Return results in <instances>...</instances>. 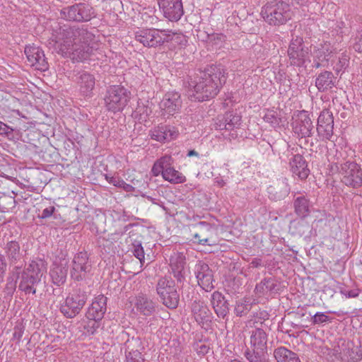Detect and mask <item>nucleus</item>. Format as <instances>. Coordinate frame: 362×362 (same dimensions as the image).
I'll use <instances>...</instances> for the list:
<instances>
[{
	"label": "nucleus",
	"instance_id": "f257e3e1",
	"mask_svg": "<svg viewBox=\"0 0 362 362\" xmlns=\"http://www.w3.org/2000/svg\"><path fill=\"white\" fill-rule=\"evenodd\" d=\"M227 72L221 65L211 64L204 71H193L184 80L185 94L194 100L204 101L218 95L226 81Z\"/></svg>",
	"mask_w": 362,
	"mask_h": 362
},
{
	"label": "nucleus",
	"instance_id": "f03ea898",
	"mask_svg": "<svg viewBox=\"0 0 362 362\" xmlns=\"http://www.w3.org/2000/svg\"><path fill=\"white\" fill-rule=\"evenodd\" d=\"M93 35L86 28L68 25L54 29L49 45L62 54H74L80 60L86 59L90 49L88 42Z\"/></svg>",
	"mask_w": 362,
	"mask_h": 362
},
{
	"label": "nucleus",
	"instance_id": "7ed1b4c3",
	"mask_svg": "<svg viewBox=\"0 0 362 362\" xmlns=\"http://www.w3.org/2000/svg\"><path fill=\"white\" fill-rule=\"evenodd\" d=\"M47 272V263L42 259L32 260L25 268L14 267L12 275L19 281L18 288L25 294H35L36 286Z\"/></svg>",
	"mask_w": 362,
	"mask_h": 362
},
{
	"label": "nucleus",
	"instance_id": "20e7f679",
	"mask_svg": "<svg viewBox=\"0 0 362 362\" xmlns=\"http://www.w3.org/2000/svg\"><path fill=\"white\" fill-rule=\"evenodd\" d=\"M131 98V93L123 86L114 85L107 88L104 104L107 110L114 113L122 111Z\"/></svg>",
	"mask_w": 362,
	"mask_h": 362
},
{
	"label": "nucleus",
	"instance_id": "39448f33",
	"mask_svg": "<svg viewBox=\"0 0 362 362\" xmlns=\"http://www.w3.org/2000/svg\"><path fill=\"white\" fill-rule=\"evenodd\" d=\"M261 13L267 22L274 25L284 24L292 16L290 6L282 1L267 5Z\"/></svg>",
	"mask_w": 362,
	"mask_h": 362
},
{
	"label": "nucleus",
	"instance_id": "423d86ee",
	"mask_svg": "<svg viewBox=\"0 0 362 362\" xmlns=\"http://www.w3.org/2000/svg\"><path fill=\"white\" fill-rule=\"evenodd\" d=\"M87 299L88 296L84 291L81 288L75 289L61 305L60 311L68 318L74 317L81 312Z\"/></svg>",
	"mask_w": 362,
	"mask_h": 362
},
{
	"label": "nucleus",
	"instance_id": "0eeeda50",
	"mask_svg": "<svg viewBox=\"0 0 362 362\" xmlns=\"http://www.w3.org/2000/svg\"><path fill=\"white\" fill-rule=\"evenodd\" d=\"M287 52L291 65L302 66L307 61H310L311 50L305 45L302 37L292 38Z\"/></svg>",
	"mask_w": 362,
	"mask_h": 362
},
{
	"label": "nucleus",
	"instance_id": "6e6552de",
	"mask_svg": "<svg viewBox=\"0 0 362 362\" xmlns=\"http://www.w3.org/2000/svg\"><path fill=\"white\" fill-rule=\"evenodd\" d=\"M175 282L166 277L158 280L156 285V291L163 303L169 308L177 307L180 296L175 288Z\"/></svg>",
	"mask_w": 362,
	"mask_h": 362
},
{
	"label": "nucleus",
	"instance_id": "1a4fd4ad",
	"mask_svg": "<svg viewBox=\"0 0 362 362\" xmlns=\"http://www.w3.org/2000/svg\"><path fill=\"white\" fill-rule=\"evenodd\" d=\"M60 16L70 21H88L94 16V11L90 5L78 3L63 8L60 11Z\"/></svg>",
	"mask_w": 362,
	"mask_h": 362
},
{
	"label": "nucleus",
	"instance_id": "9d476101",
	"mask_svg": "<svg viewBox=\"0 0 362 362\" xmlns=\"http://www.w3.org/2000/svg\"><path fill=\"white\" fill-rule=\"evenodd\" d=\"M189 230L191 233L187 237V240H192L202 245H211V239L216 233V227L214 225L200 221L192 226V228H185V233Z\"/></svg>",
	"mask_w": 362,
	"mask_h": 362
},
{
	"label": "nucleus",
	"instance_id": "9b49d317",
	"mask_svg": "<svg viewBox=\"0 0 362 362\" xmlns=\"http://www.w3.org/2000/svg\"><path fill=\"white\" fill-rule=\"evenodd\" d=\"M92 268L89 257L86 252L76 253L72 260L70 276L76 281H81L86 279Z\"/></svg>",
	"mask_w": 362,
	"mask_h": 362
},
{
	"label": "nucleus",
	"instance_id": "f8f14e48",
	"mask_svg": "<svg viewBox=\"0 0 362 362\" xmlns=\"http://www.w3.org/2000/svg\"><path fill=\"white\" fill-rule=\"evenodd\" d=\"M24 52L31 66L40 71H45L48 69V63L44 52L40 47L35 45L26 46Z\"/></svg>",
	"mask_w": 362,
	"mask_h": 362
},
{
	"label": "nucleus",
	"instance_id": "ddd939ff",
	"mask_svg": "<svg viewBox=\"0 0 362 362\" xmlns=\"http://www.w3.org/2000/svg\"><path fill=\"white\" fill-rule=\"evenodd\" d=\"M135 38L146 47H156L168 41V37H163L157 30L144 29L135 33Z\"/></svg>",
	"mask_w": 362,
	"mask_h": 362
},
{
	"label": "nucleus",
	"instance_id": "4468645a",
	"mask_svg": "<svg viewBox=\"0 0 362 362\" xmlns=\"http://www.w3.org/2000/svg\"><path fill=\"white\" fill-rule=\"evenodd\" d=\"M124 362H146L141 350L143 349L142 342L139 337H132L125 343Z\"/></svg>",
	"mask_w": 362,
	"mask_h": 362
},
{
	"label": "nucleus",
	"instance_id": "2eb2a0df",
	"mask_svg": "<svg viewBox=\"0 0 362 362\" xmlns=\"http://www.w3.org/2000/svg\"><path fill=\"white\" fill-rule=\"evenodd\" d=\"M196 277L199 285L206 291H210L214 288V276L212 270L208 264L199 262L196 265Z\"/></svg>",
	"mask_w": 362,
	"mask_h": 362
},
{
	"label": "nucleus",
	"instance_id": "dca6fc26",
	"mask_svg": "<svg viewBox=\"0 0 362 362\" xmlns=\"http://www.w3.org/2000/svg\"><path fill=\"white\" fill-rule=\"evenodd\" d=\"M334 118L328 110H322L317 119V131L326 139H330L333 135Z\"/></svg>",
	"mask_w": 362,
	"mask_h": 362
},
{
	"label": "nucleus",
	"instance_id": "f3484780",
	"mask_svg": "<svg viewBox=\"0 0 362 362\" xmlns=\"http://www.w3.org/2000/svg\"><path fill=\"white\" fill-rule=\"evenodd\" d=\"M292 125L294 132L301 137L310 136L314 127L309 115L305 111L298 113Z\"/></svg>",
	"mask_w": 362,
	"mask_h": 362
},
{
	"label": "nucleus",
	"instance_id": "a211bd4d",
	"mask_svg": "<svg viewBox=\"0 0 362 362\" xmlns=\"http://www.w3.org/2000/svg\"><path fill=\"white\" fill-rule=\"evenodd\" d=\"M76 83L81 95L84 98H90L93 96L95 85V78L94 75L87 71L80 72L76 78Z\"/></svg>",
	"mask_w": 362,
	"mask_h": 362
},
{
	"label": "nucleus",
	"instance_id": "6ab92c4d",
	"mask_svg": "<svg viewBox=\"0 0 362 362\" xmlns=\"http://www.w3.org/2000/svg\"><path fill=\"white\" fill-rule=\"evenodd\" d=\"M250 345L252 353L264 354L267 349V334L261 328H255L250 332Z\"/></svg>",
	"mask_w": 362,
	"mask_h": 362
},
{
	"label": "nucleus",
	"instance_id": "aec40b11",
	"mask_svg": "<svg viewBox=\"0 0 362 362\" xmlns=\"http://www.w3.org/2000/svg\"><path fill=\"white\" fill-rule=\"evenodd\" d=\"M107 297L103 295H99L95 297L88 308L86 313L87 319L101 320L107 310Z\"/></svg>",
	"mask_w": 362,
	"mask_h": 362
},
{
	"label": "nucleus",
	"instance_id": "412c9836",
	"mask_svg": "<svg viewBox=\"0 0 362 362\" xmlns=\"http://www.w3.org/2000/svg\"><path fill=\"white\" fill-rule=\"evenodd\" d=\"M290 166L294 178L305 180L310 173L305 160L300 154L293 156L290 160Z\"/></svg>",
	"mask_w": 362,
	"mask_h": 362
},
{
	"label": "nucleus",
	"instance_id": "4be33fe9",
	"mask_svg": "<svg viewBox=\"0 0 362 362\" xmlns=\"http://www.w3.org/2000/svg\"><path fill=\"white\" fill-rule=\"evenodd\" d=\"M68 273L67 262L64 259L54 262L50 270L52 282L57 286L63 285L66 280Z\"/></svg>",
	"mask_w": 362,
	"mask_h": 362
},
{
	"label": "nucleus",
	"instance_id": "5701e85b",
	"mask_svg": "<svg viewBox=\"0 0 362 362\" xmlns=\"http://www.w3.org/2000/svg\"><path fill=\"white\" fill-rule=\"evenodd\" d=\"M340 173L349 181H362V170L355 162L341 163Z\"/></svg>",
	"mask_w": 362,
	"mask_h": 362
},
{
	"label": "nucleus",
	"instance_id": "b1692460",
	"mask_svg": "<svg viewBox=\"0 0 362 362\" xmlns=\"http://www.w3.org/2000/svg\"><path fill=\"white\" fill-rule=\"evenodd\" d=\"M332 53L330 43L325 42L320 44L319 47L314 49V57L317 59L315 63L314 66L319 68L320 66H325L329 58V55Z\"/></svg>",
	"mask_w": 362,
	"mask_h": 362
},
{
	"label": "nucleus",
	"instance_id": "393cba45",
	"mask_svg": "<svg viewBox=\"0 0 362 362\" xmlns=\"http://www.w3.org/2000/svg\"><path fill=\"white\" fill-rule=\"evenodd\" d=\"M211 304L218 317H224L228 313V304L225 297L218 291H215L211 296Z\"/></svg>",
	"mask_w": 362,
	"mask_h": 362
},
{
	"label": "nucleus",
	"instance_id": "a878e982",
	"mask_svg": "<svg viewBox=\"0 0 362 362\" xmlns=\"http://www.w3.org/2000/svg\"><path fill=\"white\" fill-rule=\"evenodd\" d=\"M315 86L320 91H326L335 86V77L331 71L320 74L315 80Z\"/></svg>",
	"mask_w": 362,
	"mask_h": 362
},
{
	"label": "nucleus",
	"instance_id": "bb28decb",
	"mask_svg": "<svg viewBox=\"0 0 362 362\" xmlns=\"http://www.w3.org/2000/svg\"><path fill=\"white\" fill-rule=\"evenodd\" d=\"M135 308L144 315H151L155 311V303L146 296L141 294L136 297Z\"/></svg>",
	"mask_w": 362,
	"mask_h": 362
},
{
	"label": "nucleus",
	"instance_id": "cd10ccee",
	"mask_svg": "<svg viewBox=\"0 0 362 362\" xmlns=\"http://www.w3.org/2000/svg\"><path fill=\"white\" fill-rule=\"evenodd\" d=\"M274 356L277 362H300L298 355L285 347L275 349Z\"/></svg>",
	"mask_w": 362,
	"mask_h": 362
},
{
	"label": "nucleus",
	"instance_id": "c85d7f7f",
	"mask_svg": "<svg viewBox=\"0 0 362 362\" xmlns=\"http://www.w3.org/2000/svg\"><path fill=\"white\" fill-rule=\"evenodd\" d=\"M6 257L11 263H16L22 257L20 245L16 241H10L6 243L4 247Z\"/></svg>",
	"mask_w": 362,
	"mask_h": 362
},
{
	"label": "nucleus",
	"instance_id": "c756f323",
	"mask_svg": "<svg viewBox=\"0 0 362 362\" xmlns=\"http://www.w3.org/2000/svg\"><path fill=\"white\" fill-rule=\"evenodd\" d=\"M192 313L196 321L199 323H203L209 320L210 310L203 303L194 302L192 305Z\"/></svg>",
	"mask_w": 362,
	"mask_h": 362
},
{
	"label": "nucleus",
	"instance_id": "7c9ffc66",
	"mask_svg": "<svg viewBox=\"0 0 362 362\" xmlns=\"http://www.w3.org/2000/svg\"><path fill=\"white\" fill-rule=\"evenodd\" d=\"M168 4L165 13L170 21H179L181 18V0H170Z\"/></svg>",
	"mask_w": 362,
	"mask_h": 362
},
{
	"label": "nucleus",
	"instance_id": "2f4dec72",
	"mask_svg": "<svg viewBox=\"0 0 362 362\" xmlns=\"http://www.w3.org/2000/svg\"><path fill=\"white\" fill-rule=\"evenodd\" d=\"M293 206L296 214L302 217L305 218L308 216L310 213V204L309 200L305 197H298L293 202Z\"/></svg>",
	"mask_w": 362,
	"mask_h": 362
},
{
	"label": "nucleus",
	"instance_id": "473e14b6",
	"mask_svg": "<svg viewBox=\"0 0 362 362\" xmlns=\"http://www.w3.org/2000/svg\"><path fill=\"white\" fill-rule=\"evenodd\" d=\"M169 272L177 280L181 281V254L180 252L174 253L170 258Z\"/></svg>",
	"mask_w": 362,
	"mask_h": 362
},
{
	"label": "nucleus",
	"instance_id": "72a5a7b5",
	"mask_svg": "<svg viewBox=\"0 0 362 362\" xmlns=\"http://www.w3.org/2000/svg\"><path fill=\"white\" fill-rule=\"evenodd\" d=\"M283 187L279 186H269L268 193L272 199L279 200L284 198L289 192V188L286 183H283Z\"/></svg>",
	"mask_w": 362,
	"mask_h": 362
},
{
	"label": "nucleus",
	"instance_id": "f704fd0d",
	"mask_svg": "<svg viewBox=\"0 0 362 362\" xmlns=\"http://www.w3.org/2000/svg\"><path fill=\"white\" fill-rule=\"evenodd\" d=\"M180 95L177 93L173 94L172 98H165L163 101V107L164 110L170 115H173L180 106L178 100Z\"/></svg>",
	"mask_w": 362,
	"mask_h": 362
},
{
	"label": "nucleus",
	"instance_id": "c9c22d12",
	"mask_svg": "<svg viewBox=\"0 0 362 362\" xmlns=\"http://www.w3.org/2000/svg\"><path fill=\"white\" fill-rule=\"evenodd\" d=\"M276 284L274 279H265L262 280L260 283L257 284L255 287V291L259 295H264L268 291H272L275 290Z\"/></svg>",
	"mask_w": 362,
	"mask_h": 362
},
{
	"label": "nucleus",
	"instance_id": "e433bc0d",
	"mask_svg": "<svg viewBox=\"0 0 362 362\" xmlns=\"http://www.w3.org/2000/svg\"><path fill=\"white\" fill-rule=\"evenodd\" d=\"M60 207L57 206L55 207L53 205H49L42 209L41 213L38 214L37 217L40 219H47L50 217H53L54 219H62L59 209Z\"/></svg>",
	"mask_w": 362,
	"mask_h": 362
},
{
	"label": "nucleus",
	"instance_id": "4c0bfd02",
	"mask_svg": "<svg viewBox=\"0 0 362 362\" xmlns=\"http://www.w3.org/2000/svg\"><path fill=\"white\" fill-rule=\"evenodd\" d=\"M16 202L13 197L4 196L0 197V210L8 213L16 207Z\"/></svg>",
	"mask_w": 362,
	"mask_h": 362
},
{
	"label": "nucleus",
	"instance_id": "58836bf2",
	"mask_svg": "<svg viewBox=\"0 0 362 362\" xmlns=\"http://www.w3.org/2000/svg\"><path fill=\"white\" fill-rule=\"evenodd\" d=\"M241 117L237 114L228 112L225 115V129H233L240 124Z\"/></svg>",
	"mask_w": 362,
	"mask_h": 362
},
{
	"label": "nucleus",
	"instance_id": "ea45409f",
	"mask_svg": "<svg viewBox=\"0 0 362 362\" xmlns=\"http://www.w3.org/2000/svg\"><path fill=\"white\" fill-rule=\"evenodd\" d=\"M151 139L160 141L164 142L168 140L167 133H166V127H158L154 128L151 132Z\"/></svg>",
	"mask_w": 362,
	"mask_h": 362
},
{
	"label": "nucleus",
	"instance_id": "a19ab883",
	"mask_svg": "<svg viewBox=\"0 0 362 362\" xmlns=\"http://www.w3.org/2000/svg\"><path fill=\"white\" fill-rule=\"evenodd\" d=\"M170 157L164 156L162 157L160 159L157 160L151 170V173L154 176H158L160 173L163 175V172L164 170V168L166 167V163L168 162H170Z\"/></svg>",
	"mask_w": 362,
	"mask_h": 362
},
{
	"label": "nucleus",
	"instance_id": "79ce46f5",
	"mask_svg": "<svg viewBox=\"0 0 362 362\" xmlns=\"http://www.w3.org/2000/svg\"><path fill=\"white\" fill-rule=\"evenodd\" d=\"M162 177L165 181H174L175 178L180 177L179 173L170 166V162L166 163Z\"/></svg>",
	"mask_w": 362,
	"mask_h": 362
},
{
	"label": "nucleus",
	"instance_id": "37998d69",
	"mask_svg": "<svg viewBox=\"0 0 362 362\" xmlns=\"http://www.w3.org/2000/svg\"><path fill=\"white\" fill-rule=\"evenodd\" d=\"M100 320L87 319L83 325V329L89 334H93L100 327Z\"/></svg>",
	"mask_w": 362,
	"mask_h": 362
},
{
	"label": "nucleus",
	"instance_id": "c03bdc74",
	"mask_svg": "<svg viewBox=\"0 0 362 362\" xmlns=\"http://www.w3.org/2000/svg\"><path fill=\"white\" fill-rule=\"evenodd\" d=\"M245 357L250 362H269L264 354L252 353L250 350L245 352Z\"/></svg>",
	"mask_w": 362,
	"mask_h": 362
},
{
	"label": "nucleus",
	"instance_id": "a18cd8bd",
	"mask_svg": "<svg viewBox=\"0 0 362 362\" xmlns=\"http://www.w3.org/2000/svg\"><path fill=\"white\" fill-rule=\"evenodd\" d=\"M335 152L336 153L332 155V150H330L328 155V159L329 160H332L335 164L341 163L343 161L342 153L346 154V148H341L340 150L336 149Z\"/></svg>",
	"mask_w": 362,
	"mask_h": 362
},
{
	"label": "nucleus",
	"instance_id": "49530a36",
	"mask_svg": "<svg viewBox=\"0 0 362 362\" xmlns=\"http://www.w3.org/2000/svg\"><path fill=\"white\" fill-rule=\"evenodd\" d=\"M194 351L199 355H205L210 349L209 345L206 341H199L194 344Z\"/></svg>",
	"mask_w": 362,
	"mask_h": 362
},
{
	"label": "nucleus",
	"instance_id": "de8ad7c7",
	"mask_svg": "<svg viewBox=\"0 0 362 362\" xmlns=\"http://www.w3.org/2000/svg\"><path fill=\"white\" fill-rule=\"evenodd\" d=\"M133 247V254L139 260L141 266H142L145 259L144 248L140 243H134Z\"/></svg>",
	"mask_w": 362,
	"mask_h": 362
},
{
	"label": "nucleus",
	"instance_id": "09e8293b",
	"mask_svg": "<svg viewBox=\"0 0 362 362\" xmlns=\"http://www.w3.org/2000/svg\"><path fill=\"white\" fill-rule=\"evenodd\" d=\"M25 330V327L23 323L19 322L13 328V339L16 340L17 343L20 342Z\"/></svg>",
	"mask_w": 362,
	"mask_h": 362
},
{
	"label": "nucleus",
	"instance_id": "8fccbe9b",
	"mask_svg": "<svg viewBox=\"0 0 362 362\" xmlns=\"http://www.w3.org/2000/svg\"><path fill=\"white\" fill-rule=\"evenodd\" d=\"M330 321V318L325 313H317L312 317V322L314 325H320Z\"/></svg>",
	"mask_w": 362,
	"mask_h": 362
},
{
	"label": "nucleus",
	"instance_id": "3c124183",
	"mask_svg": "<svg viewBox=\"0 0 362 362\" xmlns=\"http://www.w3.org/2000/svg\"><path fill=\"white\" fill-rule=\"evenodd\" d=\"M15 277L12 276L11 279H8V282L6 284L4 292L8 296H12L16 288L17 279H14Z\"/></svg>",
	"mask_w": 362,
	"mask_h": 362
},
{
	"label": "nucleus",
	"instance_id": "603ef678",
	"mask_svg": "<svg viewBox=\"0 0 362 362\" xmlns=\"http://www.w3.org/2000/svg\"><path fill=\"white\" fill-rule=\"evenodd\" d=\"M353 48L358 52H362V30L356 33L354 38Z\"/></svg>",
	"mask_w": 362,
	"mask_h": 362
},
{
	"label": "nucleus",
	"instance_id": "864d4df0",
	"mask_svg": "<svg viewBox=\"0 0 362 362\" xmlns=\"http://www.w3.org/2000/svg\"><path fill=\"white\" fill-rule=\"evenodd\" d=\"M135 112L136 115H139V119L146 120L148 115L151 112V110L147 106L139 105Z\"/></svg>",
	"mask_w": 362,
	"mask_h": 362
},
{
	"label": "nucleus",
	"instance_id": "5fc2aeb1",
	"mask_svg": "<svg viewBox=\"0 0 362 362\" xmlns=\"http://www.w3.org/2000/svg\"><path fill=\"white\" fill-rule=\"evenodd\" d=\"M349 57L346 54L343 53L341 57L339 59V62L336 66V71H339L345 69L349 64Z\"/></svg>",
	"mask_w": 362,
	"mask_h": 362
},
{
	"label": "nucleus",
	"instance_id": "6e6d98bb",
	"mask_svg": "<svg viewBox=\"0 0 362 362\" xmlns=\"http://www.w3.org/2000/svg\"><path fill=\"white\" fill-rule=\"evenodd\" d=\"M340 293L348 298H356L360 293V290L358 288H355L353 290L347 291L346 289L341 288Z\"/></svg>",
	"mask_w": 362,
	"mask_h": 362
},
{
	"label": "nucleus",
	"instance_id": "4d7b16f0",
	"mask_svg": "<svg viewBox=\"0 0 362 362\" xmlns=\"http://www.w3.org/2000/svg\"><path fill=\"white\" fill-rule=\"evenodd\" d=\"M254 51L257 52V59H265L266 56L268 54V51L266 48H263L259 45H256L254 47Z\"/></svg>",
	"mask_w": 362,
	"mask_h": 362
},
{
	"label": "nucleus",
	"instance_id": "13d9d810",
	"mask_svg": "<svg viewBox=\"0 0 362 362\" xmlns=\"http://www.w3.org/2000/svg\"><path fill=\"white\" fill-rule=\"evenodd\" d=\"M166 133L168 136L167 141L173 140L177 137L179 135L178 130L176 129L175 127L170 128L166 127Z\"/></svg>",
	"mask_w": 362,
	"mask_h": 362
},
{
	"label": "nucleus",
	"instance_id": "bf43d9fd",
	"mask_svg": "<svg viewBox=\"0 0 362 362\" xmlns=\"http://www.w3.org/2000/svg\"><path fill=\"white\" fill-rule=\"evenodd\" d=\"M6 263L3 255H0V281L3 280L4 274L6 271Z\"/></svg>",
	"mask_w": 362,
	"mask_h": 362
},
{
	"label": "nucleus",
	"instance_id": "052dcab7",
	"mask_svg": "<svg viewBox=\"0 0 362 362\" xmlns=\"http://www.w3.org/2000/svg\"><path fill=\"white\" fill-rule=\"evenodd\" d=\"M13 129L10 127L0 121V134L8 135L11 133Z\"/></svg>",
	"mask_w": 362,
	"mask_h": 362
},
{
	"label": "nucleus",
	"instance_id": "680f3d73",
	"mask_svg": "<svg viewBox=\"0 0 362 362\" xmlns=\"http://www.w3.org/2000/svg\"><path fill=\"white\" fill-rule=\"evenodd\" d=\"M114 185L116 187H122L127 192H132L134 189V187L127 182H115Z\"/></svg>",
	"mask_w": 362,
	"mask_h": 362
},
{
	"label": "nucleus",
	"instance_id": "e2e57ef3",
	"mask_svg": "<svg viewBox=\"0 0 362 362\" xmlns=\"http://www.w3.org/2000/svg\"><path fill=\"white\" fill-rule=\"evenodd\" d=\"M308 1V0H292L293 4H296L300 6L305 5Z\"/></svg>",
	"mask_w": 362,
	"mask_h": 362
},
{
	"label": "nucleus",
	"instance_id": "0e129e2a",
	"mask_svg": "<svg viewBox=\"0 0 362 362\" xmlns=\"http://www.w3.org/2000/svg\"><path fill=\"white\" fill-rule=\"evenodd\" d=\"M272 118H274V115H272V114H267V115H266L264 116V120H265L266 122H273L272 121Z\"/></svg>",
	"mask_w": 362,
	"mask_h": 362
},
{
	"label": "nucleus",
	"instance_id": "69168bd1",
	"mask_svg": "<svg viewBox=\"0 0 362 362\" xmlns=\"http://www.w3.org/2000/svg\"><path fill=\"white\" fill-rule=\"evenodd\" d=\"M243 308V305H238L235 309V312L237 313L238 315H240L242 314L243 313V310L242 308Z\"/></svg>",
	"mask_w": 362,
	"mask_h": 362
},
{
	"label": "nucleus",
	"instance_id": "338daca9",
	"mask_svg": "<svg viewBox=\"0 0 362 362\" xmlns=\"http://www.w3.org/2000/svg\"><path fill=\"white\" fill-rule=\"evenodd\" d=\"M187 156H189V157H191V156H197V157H198L199 156V153H198V152H197L194 150H190L188 152V153H187Z\"/></svg>",
	"mask_w": 362,
	"mask_h": 362
},
{
	"label": "nucleus",
	"instance_id": "774afa93",
	"mask_svg": "<svg viewBox=\"0 0 362 362\" xmlns=\"http://www.w3.org/2000/svg\"><path fill=\"white\" fill-rule=\"evenodd\" d=\"M4 212H2V211L0 210V225H1L2 223H5V216L4 215Z\"/></svg>",
	"mask_w": 362,
	"mask_h": 362
}]
</instances>
